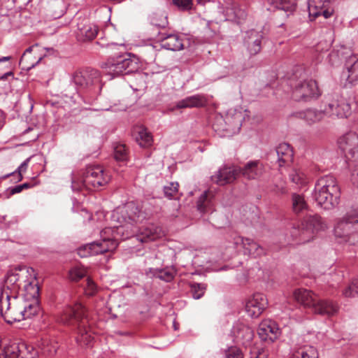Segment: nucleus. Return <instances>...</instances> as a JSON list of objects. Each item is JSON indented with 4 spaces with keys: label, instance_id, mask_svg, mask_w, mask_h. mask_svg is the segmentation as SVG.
Returning <instances> with one entry per match:
<instances>
[{
    "label": "nucleus",
    "instance_id": "a211bd4d",
    "mask_svg": "<svg viewBox=\"0 0 358 358\" xmlns=\"http://www.w3.org/2000/svg\"><path fill=\"white\" fill-rule=\"evenodd\" d=\"M257 334L262 341L273 343L280 337L281 331L275 321L268 319L260 322Z\"/></svg>",
    "mask_w": 358,
    "mask_h": 358
},
{
    "label": "nucleus",
    "instance_id": "a19ab883",
    "mask_svg": "<svg viewBox=\"0 0 358 358\" xmlns=\"http://www.w3.org/2000/svg\"><path fill=\"white\" fill-rule=\"evenodd\" d=\"M292 208L295 213H299L306 209L307 203L301 194L294 193L292 195Z\"/></svg>",
    "mask_w": 358,
    "mask_h": 358
},
{
    "label": "nucleus",
    "instance_id": "5fc2aeb1",
    "mask_svg": "<svg viewBox=\"0 0 358 358\" xmlns=\"http://www.w3.org/2000/svg\"><path fill=\"white\" fill-rule=\"evenodd\" d=\"M225 358H243V356L240 349L231 347L226 352Z\"/></svg>",
    "mask_w": 358,
    "mask_h": 358
},
{
    "label": "nucleus",
    "instance_id": "2f4dec72",
    "mask_svg": "<svg viewBox=\"0 0 358 358\" xmlns=\"http://www.w3.org/2000/svg\"><path fill=\"white\" fill-rule=\"evenodd\" d=\"M277 162L280 168L285 166L292 161L293 151L288 143H282L275 148Z\"/></svg>",
    "mask_w": 358,
    "mask_h": 358
},
{
    "label": "nucleus",
    "instance_id": "ea45409f",
    "mask_svg": "<svg viewBox=\"0 0 358 358\" xmlns=\"http://www.w3.org/2000/svg\"><path fill=\"white\" fill-rule=\"evenodd\" d=\"M290 180L298 185L303 187L308 183V178L302 170L294 168L289 173Z\"/></svg>",
    "mask_w": 358,
    "mask_h": 358
},
{
    "label": "nucleus",
    "instance_id": "6ab92c4d",
    "mask_svg": "<svg viewBox=\"0 0 358 358\" xmlns=\"http://www.w3.org/2000/svg\"><path fill=\"white\" fill-rule=\"evenodd\" d=\"M98 27L91 23L87 18H78L77 30L76 31L77 39L80 41L93 40L98 34Z\"/></svg>",
    "mask_w": 358,
    "mask_h": 358
},
{
    "label": "nucleus",
    "instance_id": "1a4fd4ad",
    "mask_svg": "<svg viewBox=\"0 0 358 358\" xmlns=\"http://www.w3.org/2000/svg\"><path fill=\"white\" fill-rule=\"evenodd\" d=\"M243 118L241 111L231 109L224 117H217L213 127L221 136H232L240 131Z\"/></svg>",
    "mask_w": 358,
    "mask_h": 358
},
{
    "label": "nucleus",
    "instance_id": "b1692460",
    "mask_svg": "<svg viewBox=\"0 0 358 358\" xmlns=\"http://www.w3.org/2000/svg\"><path fill=\"white\" fill-rule=\"evenodd\" d=\"M239 173L249 179L254 180L260 178L265 172V167L259 160L250 161L243 168L238 169Z\"/></svg>",
    "mask_w": 358,
    "mask_h": 358
},
{
    "label": "nucleus",
    "instance_id": "c9c22d12",
    "mask_svg": "<svg viewBox=\"0 0 358 358\" xmlns=\"http://www.w3.org/2000/svg\"><path fill=\"white\" fill-rule=\"evenodd\" d=\"M39 347L42 352L47 356L55 355L59 348L56 340L49 337L43 338Z\"/></svg>",
    "mask_w": 358,
    "mask_h": 358
},
{
    "label": "nucleus",
    "instance_id": "c03bdc74",
    "mask_svg": "<svg viewBox=\"0 0 358 358\" xmlns=\"http://www.w3.org/2000/svg\"><path fill=\"white\" fill-rule=\"evenodd\" d=\"M110 180V174L104 171L103 169H102V171H101V173L98 174L97 177L94 178V182L93 183L92 188H99L100 187L104 186L108 184Z\"/></svg>",
    "mask_w": 358,
    "mask_h": 358
},
{
    "label": "nucleus",
    "instance_id": "58836bf2",
    "mask_svg": "<svg viewBox=\"0 0 358 358\" xmlns=\"http://www.w3.org/2000/svg\"><path fill=\"white\" fill-rule=\"evenodd\" d=\"M348 49L341 46L339 49H334L328 55L329 62L334 66L338 64L343 59L348 57L347 56Z\"/></svg>",
    "mask_w": 358,
    "mask_h": 358
},
{
    "label": "nucleus",
    "instance_id": "f257e3e1",
    "mask_svg": "<svg viewBox=\"0 0 358 358\" xmlns=\"http://www.w3.org/2000/svg\"><path fill=\"white\" fill-rule=\"evenodd\" d=\"M24 277L17 273H8L5 278L0 294V313L7 323L29 318L39 310L37 304H29L18 296L20 282Z\"/></svg>",
    "mask_w": 358,
    "mask_h": 358
},
{
    "label": "nucleus",
    "instance_id": "bb28decb",
    "mask_svg": "<svg viewBox=\"0 0 358 358\" xmlns=\"http://www.w3.org/2000/svg\"><path fill=\"white\" fill-rule=\"evenodd\" d=\"M160 45L162 48L171 50L178 51L183 49V38L178 34H161Z\"/></svg>",
    "mask_w": 358,
    "mask_h": 358
},
{
    "label": "nucleus",
    "instance_id": "a18cd8bd",
    "mask_svg": "<svg viewBox=\"0 0 358 358\" xmlns=\"http://www.w3.org/2000/svg\"><path fill=\"white\" fill-rule=\"evenodd\" d=\"M179 185L178 182H170L164 187V195L169 199H175L178 192Z\"/></svg>",
    "mask_w": 358,
    "mask_h": 358
},
{
    "label": "nucleus",
    "instance_id": "79ce46f5",
    "mask_svg": "<svg viewBox=\"0 0 358 358\" xmlns=\"http://www.w3.org/2000/svg\"><path fill=\"white\" fill-rule=\"evenodd\" d=\"M136 141L141 147H148L152 142V137L145 128L140 127L138 131Z\"/></svg>",
    "mask_w": 358,
    "mask_h": 358
},
{
    "label": "nucleus",
    "instance_id": "72a5a7b5",
    "mask_svg": "<svg viewBox=\"0 0 358 358\" xmlns=\"http://www.w3.org/2000/svg\"><path fill=\"white\" fill-rule=\"evenodd\" d=\"M266 3L268 5V10H282L287 13V15L292 13L296 6V0H266Z\"/></svg>",
    "mask_w": 358,
    "mask_h": 358
},
{
    "label": "nucleus",
    "instance_id": "0eeeda50",
    "mask_svg": "<svg viewBox=\"0 0 358 358\" xmlns=\"http://www.w3.org/2000/svg\"><path fill=\"white\" fill-rule=\"evenodd\" d=\"M327 224L317 215L306 216L301 223L294 226L291 236L298 243H306L312 241L320 231L327 229Z\"/></svg>",
    "mask_w": 358,
    "mask_h": 358
},
{
    "label": "nucleus",
    "instance_id": "e2e57ef3",
    "mask_svg": "<svg viewBox=\"0 0 358 358\" xmlns=\"http://www.w3.org/2000/svg\"><path fill=\"white\" fill-rule=\"evenodd\" d=\"M123 45V43H121L118 44L117 43L111 42L110 43H108L106 45V46L107 47L108 46H113V45Z\"/></svg>",
    "mask_w": 358,
    "mask_h": 358
},
{
    "label": "nucleus",
    "instance_id": "f704fd0d",
    "mask_svg": "<svg viewBox=\"0 0 358 358\" xmlns=\"http://www.w3.org/2000/svg\"><path fill=\"white\" fill-rule=\"evenodd\" d=\"M290 358H319V354L315 347L306 345L295 350Z\"/></svg>",
    "mask_w": 358,
    "mask_h": 358
},
{
    "label": "nucleus",
    "instance_id": "7ed1b4c3",
    "mask_svg": "<svg viewBox=\"0 0 358 358\" xmlns=\"http://www.w3.org/2000/svg\"><path fill=\"white\" fill-rule=\"evenodd\" d=\"M100 241H96L87 244L78 250V255L82 257L87 255H96L106 252L113 251L118 245L117 237L120 236L122 239L126 238L124 226H114L105 228L101 231Z\"/></svg>",
    "mask_w": 358,
    "mask_h": 358
},
{
    "label": "nucleus",
    "instance_id": "6e6d98bb",
    "mask_svg": "<svg viewBox=\"0 0 358 358\" xmlns=\"http://www.w3.org/2000/svg\"><path fill=\"white\" fill-rule=\"evenodd\" d=\"M157 278L166 282H170L173 278V273L169 271L160 270L158 271Z\"/></svg>",
    "mask_w": 358,
    "mask_h": 358
},
{
    "label": "nucleus",
    "instance_id": "4468645a",
    "mask_svg": "<svg viewBox=\"0 0 358 358\" xmlns=\"http://www.w3.org/2000/svg\"><path fill=\"white\" fill-rule=\"evenodd\" d=\"M326 115L338 118L347 117L350 114V106L346 100L336 95L329 99L324 107Z\"/></svg>",
    "mask_w": 358,
    "mask_h": 358
},
{
    "label": "nucleus",
    "instance_id": "37998d69",
    "mask_svg": "<svg viewBox=\"0 0 358 358\" xmlns=\"http://www.w3.org/2000/svg\"><path fill=\"white\" fill-rule=\"evenodd\" d=\"M30 159L31 157H28L20 165V166L15 171L3 176L1 178L6 179L10 177V176H15L17 177V182L21 181L23 179L22 173L26 172Z\"/></svg>",
    "mask_w": 358,
    "mask_h": 358
},
{
    "label": "nucleus",
    "instance_id": "ddd939ff",
    "mask_svg": "<svg viewBox=\"0 0 358 358\" xmlns=\"http://www.w3.org/2000/svg\"><path fill=\"white\" fill-rule=\"evenodd\" d=\"M102 167L99 165H90L87 166L81 173L80 178H73L71 187L73 191H79L83 187L92 189L94 182V178L102 171Z\"/></svg>",
    "mask_w": 358,
    "mask_h": 358
},
{
    "label": "nucleus",
    "instance_id": "69168bd1",
    "mask_svg": "<svg viewBox=\"0 0 358 358\" xmlns=\"http://www.w3.org/2000/svg\"><path fill=\"white\" fill-rule=\"evenodd\" d=\"M3 119L0 117V129L3 127Z\"/></svg>",
    "mask_w": 358,
    "mask_h": 358
},
{
    "label": "nucleus",
    "instance_id": "603ef678",
    "mask_svg": "<svg viewBox=\"0 0 358 358\" xmlns=\"http://www.w3.org/2000/svg\"><path fill=\"white\" fill-rule=\"evenodd\" d=\"M349 166L350 168V181L355 186L358 187V163L350 164Z\"/></svg>",
    "mask_w": 358,
    "mask_h": 358
},
{
    "label": "nucleus",
    "instance_id": "dca6fc26",
    "mask_svg": "<svg viewBox=\"0 0 358 358\" xmlns=\"http://www.w3.org/2000/svg\"><path fill=\"white\" fill-rule=\"evenodd\" d=\"M341 78L345 80L344 85L346 87L358 84V55L352 54L347 58Z\"/></svg>",
    "mask_w": 358,
    "mask_h": 358
},
{
    "label": "nucleus",
    "instance_id": "3c124183",
    "mask_svg": "<svg viewBox=\"0 0 358 358\" xmlns=\"http://www.w3.org/2000/svg\"><path fill=\"white\" fill-rule=\"evenodd\" d=\"M84 289L87 295L93 296L97 292V286L91 278H87Z\"/></svg>",
    "mask_w": 358,
    "mask_h": 358
},
{
    "label": "nucleus",
    "instance_id": "680f3d73",
    "mask_svg": "<svg viewBox=\"0 0 358 358\" xmlns=\"http://www.w3.org/2000/svg\"><path fill=\"white\" fill-rule=\"evenodd\" d=\"M10 59V57H2L0 58V62L9 61Z\"/></svg>",
    "mask_w": 358,
    "mask_h": 358
},
{
    "label": "nucleus",
    "instance_id": "393cba45",
    "mask_svg": "<svg viewBox=\"0 0 358 358\" xmlns=\"http://www.w3.org/2000/svg\"><path fill=\"white\" fill-rule=\"evenodd\" d=\"M338 144L345 155L350 154L353 157L358 151V135L348 132L339 138Z\"/></svg>",
    "mask_w": 358,
    "mask_h": 358
},
{
    "label": "nucleus",
    "instance_id": "4c0bfd02",
    "mask_svg": "<svg viewBox=\"0 0 358 358\" xmlns=\"http://www.w3.org/2000/svg\"><path fill=\"white\" fill-rule=\"evenodd\" d=\"M209 191H205L199 198L197 209L202 213H208L213 209L212 196Z\"/></svg>",
    "mask_w": 358,
    "mask_h": 358
},
{
    "label": "nucleus",
    "instance_id": "0e129e2a",
    "mask_svg": "<svg viewBox=\"0 0 358 358\" xmlns=\"http://www.w3.org/2000/svg\"><path fill=\"white\" fill-rule=\"evenodd\" d=\"M210 0H197V2L200 4H205L206 2L210 1Z\"/></svg>",
    "mask_w": 358,
    "mask_h": 358
},
{
    "label": "nucleus",
    "instance_id": "20e7f679",
    "mask_svg": "<svg viewBox=\"0 0 358 358\" xmlns=\"http://www.w3.org/2000/svg\"><path fill=\"white\" fill-rule=\"evenodd\" d=\"M314 199L325 210L334 208L339 202L341 192L336 178L327 175L320 178L315 186Z\"/></svg>",
    "mask_w": 358,
    "mask_h": 358
},
{
    "label": "nucleus",
    "instance_id": "39448f33",
    "mask_svg": "<svg viewBox=\"0 0 358 358\" xmlns=\"http://www.w3.org/2000/svg\"><path fill=\"white\" fill-rule=\"evenodd\" d=\"M358 234V206H351L345 213L335 220L334 234L341 242L355 243V236Z\"/></svg>",
    "mask_w": 358,
    "mask_h": 358
},
{
    "label": "nucleus",
    "instance_id": "412c9836",
    "mask_svg": "<svg viewBox=\"0 0 358 358\" xmlns=\"http://www.w3.org/2000/svg\"><path fill=\"white\" fill-rule=\"evenodd\" d=\"M231 334L234 338V341L237 344L244 346L249 345L254 337L253 330L250 327L241 322H236L234 324Z\"/></svg>",
    "mask_w": 358,
    "mask_h": 358
},
{
    "label": "nucleus",
    "instance_id": "f3484780",
    "mask_svg": "<svg viewBox=\"0 0 358 358\" xmlns=\"http://www.w3.org/2000/svg\"><path fill=\"white\" fill-rule=\"evenodd\" d=\"M268 306V299L262 293H255L250 296L246 302L245 309L248 316L258 317Z\"/></svg>",
    "mask_w": 358,
    "mask_h": 358
},
{
    "label": "nucleus",
    "instance_id": "8fccbe9b",
    "mask_svg": "<svg viewBox=\"0 0 358 358\" xmlns=\"http://www.w3.org/2000/svg\"><path fill=\"white\" fill-rule=\"evenodd\" d=\"M87 273L86 269L83 266H75L69 271V276L72 280H78Z\"/></svg>",
    "mask_w": 358,
    "mask_h": 358
},
{
    "label": "nucleus",
    "instance_id": "f8f14e48",
    "mask_svg": "<svg viewBox=\"0 0 358 358\" xmlns=\"http://www.w3.org/2000/svg\"><path fill=\"white\" fill-rule=\"evenodd\" d=\"M8 273H15L25 276L22 281H20V289L23 292V298L29 304H37L38 306V296H39V287L38 286L36 280H29L27 279L28 274L27 271L20 270L10 271Z\"/></svg>",
    "mask_w": 358,
    "mask_h": 358
},
{
    "label": "nucleus",
    "instance_id": "9b49d317",
    "mask_svg": "<svg viewBox=\"0 0 358 358\" xmlns=\"http://www.w3.org/2000/svg\"><path fill=\"white\" fill-rule=\"evenodd\" d=\"M321 93L315 80L306 79L296 81L292 89V99L297 101H308L317 99Z\"/></svg>",
    "mask_w": 358,
    "mask_h": 358
},
{
    "label": "nucleus",
    "instance_id": "5701e85b",
    "mask_svg": "<svg viewBox=\"0 0 358 358\" xmlns=\"http://www.w3.org/2000/svg\"><path fill=\"white\" fill-rule=\"evenodd\" d=\"M262 38L263 35L261 31L252 29L245 33L244 45L250 55H255L260 52Z\"/></svg>",
    "mask_w": 358,
    "mask_h": 358
},
{
    "label": "nucleus",
    "instance_id": "c85d7f7f",
    "mask_svg": "<svg viewBox=\"0 0 358 358\" xmlns=\"http://www.w3.org/2000/svg\"><path fill=\"white\" fill-rule=\"evenodd\" d=\"M239 174L238 169L233 167H223L220 169L217 174L212 176V180L219 185H224L232 182Z\"/></svg>",
    "mask_w": 358,
    "mask_h": 358
},
{
    "label": "nucleus",
    "instance_id": "aec40b11",
    "mask_svg": "<svg viewBox=\"0 0 358 358\" xmlns=\"http://www.w3.org/2000/svg\"><path fill=\"white\" fill-rule=\"evenodd\" d=\"M165 235L164 231L162 227L155 224H149L143 229H139L137 227V231L131 236L136 237V239L141 243H146L151 241H155Z\"/></svg>",
    "mask_w": 358,
    "mask_h": 358
},
{
    "label": "nucleus",
    "instance_id": "09e8293b",
    "mask_svg": "<svg viewBox=\"0 0 358 358\" xmlns=\"http://www.w3.org/2000/svg\"><path fill=\"white\" fill-rule=\"evenodd\" d=\"M206 285L202 283H193L191 285V292L195 299H199L205 293Z\"/></svg>",
    "mask_w": 358,
    "mask_h": 358
},
{
    "label": "nucleus",
    "instance_id": "864d4df0",
    "mask_svg": "<svg viewBox=\"0 0 358 358\" xmlns=\"http://www.w3.org/2000/svg\"><path fill=\"white\" fill-rule=\"evenodd\" d=\"M173 3L182 10H189L192 8V0H173Z\"/></svg>",
    "mask_w": 358,
    "mask_h": 358
},
{
    "label": "nucleus",
    "instance_id": "338daca9",
    "mask_svg": "<svg viewBox=\"0 0 358 358\" xmlns=\"http://www.w3.org/2000/svg\"><path fill=\"white\" fill-rule=\"evenodd\" d=\"M108 29H109V27H106V31H108Z\"/></svg>",
    "mask_w": 358,
    "mask_h": 358
},
{
    "label": "nucleus",
    "instance_id": "7c9ffc66",
    "mask_svg": "<svg viewBox=\"0 0 358 358\" xmlns=\"http://www.w3.org/2000/svg\"><path fill=\"white\" fill-rule=\"evenodd\" d=\"M206 103L207 99L204 95L195 94L193 96H187L178 101L174 107V109L202 107L204 106ZM172 110H173V108Z\"/></svg>",
    "mask_w": 358,
    "mask_h": 358
},
{
    "label": "nucleus",
    "instance_id": "a878e982",
    "mask_svg": "<svg viewBox=\"0 0 358 358\" xmlns=\"http://www.w3.org/2000/svg\"><path fill=\"white\" fill-rule=\"evenodd\" d=\"M234 244L236 247L242 245L245 255L257 257L264 252V248L250 238H244L242 236H236L234 239Z\"/></svg>",
    "mask_w": 358,
    "mask_h": 358
},
{
    "label": "nucleus",
    "instance_id": "2eb2a0df",
    "mask_svg": "<svg viewBox=\"0 0 358 358\" xmlns=\"http://www.w3.org/2000/svg\"><path fill=\"white\" fill-rule=\"evenodd\" d=\"M333 0H308V10L311 20L319 16L325 19L330 17L334 13Z\"/></svg>",
    "mask_w": 358,
    "mask_h": 358
},
{
    "label": "nucleus",
    "instance_id": "423d86ee",
    "mask_svg": "<svg viewBox=\"0 0 358 358\" xmlns=\"http://www.w3.org/2000/svg\"><path fill=\"white\" fill-rule=\"evenodd\" d=\"M120 224L124 227L126 238L131 237L136 231L138 224L145 219V213L134 202H128L122 207H118L113 214Z\"/></svg>",
    "mask_w": 358,
    "mask_h": 358
},
{
    "label": "nucleus",
    "instance_id": "13d9d810",
    "mask_svg": "<svg viewBox=\"0 0 358 358\" xmlns=\"http://www.w3.org/2000/svg\"><path fill=\"white\" fill-rule=\"evenodd\" d=\"M8 191L9 192V195H13L17 193L21 192L22 190L21 189L20 185H17L13 187H10L8 189Z\"/></svg>",
    "mask_w": 358,
    "mask_h": 358
},
{
    "label": "nucleus",
    "instance_id": "de8ad7c7",
    "mask_svg": "<svg viewBox=\"0 0 358 358\" xmlns=\"http://www.w3.org/2000/svg\"><path fill=\"white\" fill-rule=\"evenodd\" d=\"M345 297H355L358 296V279H355L351 284L343 291Z\"/></svg>",
    "mask_w": 358,
    "mask_h": 358
},
{
    "label": "nucleus",
    "instance_id": "6e6552de",
    "mask_svg": "<svg viewBox=\"0 0 358 358\" xmlns=\"http://www.w3.org/2000/svg\"><path fill=\"white\" fill-rule=\"evenodd\" d=\"M105 73L112 78L122 74H129L137 71L139 68L138 59L129 53H124L110 57L102 64Z\"/></svg>",
    "mask_w": 358,
    "mask_h": 358
},
{
    "label": "nucleus",
    "instance_id": "473e14b6",
    "mask_svg": "<svg viewBox=\"0 0 358 358\" xmlns=\"http://www.w3.org/2000/svg\"><path fill=\"white\" fill-rule=\"evenodd\" d=\"M294 297L303 306L312 309L317 296L310 290L298 289L294 291Z\"/></svg>",
    "mask_w": 358,
    "mask_h": 358
},
{
    "label": "nucleus",
    "instance_id": "4d7b16f0",
    "mask_svg": "<svg viewBox=\"0 0 358 358\" xmlns=\"http://www.w3.org/2000/svg\"><path fill=\"white\" fill-rule=\"evenodd\" d=\"M276 194H284L287 193V189L284 181H281L279 185H275L273 189Z\"/></svg>",
    "mask_w": 358,
    "mask_h": 358
},
{
    "label": "nucleus",
    "instance_id": "9d476101",
    "mask_svg": "<svg viewBox=\"0 0 358 358\" xmlns=\"http://www.w3.org/2000/svg\"><path fill=\"white\" fill-rule=\"evenodd\" d=\"M72 82L79 90H86L92 93H99L101 90L100 73L97 70L86 69L76 72Z\"/></svg>",
    "mask_w": 358,
    "mask_h": 358
},
{
    "label": "nucleus",
    "instance_id": "49530a36",
    "mask_svg": "<svg viewBox=\"0 0 358 358\" xmlns=\"http://www.w3.org/2000/svg\"><path fill=\"white\" fill-rule=\"evenodd\" d=\"M114 157L119 162H126L127 159V152L124 145L119 144L114 149Z\"/></svg>",
    "mask_w": 358,
    "mask_h": 358
},
{
    "label": "nucleus",
    "instance_id": "c756f323",
    "mask_svg": "<svg viewBox=\"0 0 358 358\" xmlns=\"http://www.w3.org/2000/svg\"><path fill=\"white\" fill-rule=\"evenodd\" d=\"M226 20L242 23L247 17L245 9L236 3H232L224 10Z\"/></svg>",
    "mask_w": 358,
    "mask_h": 358
},
{
    "label": "nucleus",
    "instance_id": "052dcab7",
    "mask_svg": "<svg viewBox=\"0 0 358 358\" xmlns=\"http://www.w3.org/2000/svg\"><path fill=\"white\" fill-rule=\"evenodd\" d=\"M20 185L21 187L22 190H23L24 189H27V188H29L30 187L29 183H27V182L26 183H23L22 185Z\"/></svg>",
    "mask_w": 358,
    "mask_h": 358
},
{
    "label": "nucleus",
    "instance_id": "bf43d9fd",
    "mask_svg": "<svg viewBox=\"0 0 358 358\" xmlns=\"http://www.w3.org/2000/svg\"><path fill=\"white\" fill-rule=\"evenodd\" d=\"M8 76H13V73L12 71H8L7 73H5L4 74H3L2 76H0V80H5L6 79Z\"/></svg>",
    "mask_w": 358,
    "mask_h": 358
},
{
    "label": "nucleus",
    "instance_id": "f03ea898",
    "mask_svg": "<svg viewBox=\"0 0 358 358\" xmlns=\"http://www.w3.org/2000/svg\"><path fill=\"white\" fill-rule=\"evenodd\" d=\"M62 322L76 327V342L80 345L90 346L94 340L93 331L89 324L85 308L80 303L67 306L61 317Z\"/></svg>",
    "mask_w": 358,
    "mask_h": 358
},
{
    "label": "nucleus",
    "instance_id": "e433bc0d",
    "mask_svg": "<svg viewBox=\"0 0 358 358\" xmlns=\"http://www.w3.org/2000/svg\"><path fill=\"white\" fill-rule=\"evenodd\" d=\"M38 48V45H33V46L28 48L25 50V52H24L23 55L22 56V57L20 59V64L22 66L23 69L29 70V69L34 68L43 59V57L40 56V57H38L36 62H32L30 63L29 62V60H30V59H31V56L29 55L34 50L35 52H36L38 50H37Z\"/></svg>",
    "mask_w": 358,
    "mask_h": 358
},
{
    "label": "nucleus",
    "instance_id": "4be33fe9",
    "mask_svg": "<svg viewBox=\"0 0 358 358\" xmlns=\"http://www.w3.org/2000/svg\"><path fill=\"white\" fill-rule=\"evenodd\" d=\"M325 115L324 108L323 110L308 108L304 110L294 112L291 115L292 117L303 120L308 125H313L321 122Z\"/></svg>",
    "mask_w": 358,
    "mask_h": 358
},
{
    "label": "nucleus",
    "instance_id": "cd10ccee",
    "mask_svg": "<svg viewBox=\"0 0 358 358\" xmlns=\"http://www.w3.org/2000/svg\"><path fill=\"white\" fill-rule=\"evenodd\" d=\"M311 310L316 314L329 317L338 312V306L332 301L322 299L317 296Z\"/></svg>",
    "mask_w": 358,
    "mask_h": 358
}]
</instances>
